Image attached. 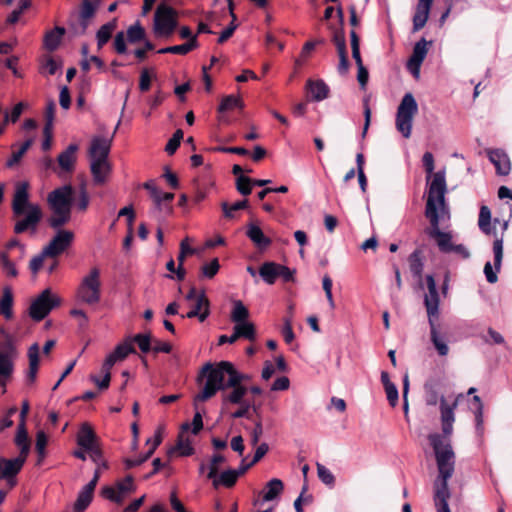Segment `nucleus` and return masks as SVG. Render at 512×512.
Here are the masks:
<instances>
[{
	"mask_svg": "<svg viewBox=\"0 0 512 512\" xmlns=\"http://www.w3.org/2000/svg\"><path fill=\"white\" fill-rule=\"evenodd\" d=\"M462 397L463 394H458L451 403H448L445 397H441L440 419L443 435L433 433L428 437L435 453L439 471L438 479L434 483V505L437 512H451L448 505L451 496L448 480L454 473L455 454L449 440L446 438L450 437L453 432L454 411Z\"/></svg>",
	"mask_w": 512,
	"mask_h": 512,
	"instance_id": "nucleus-1",
	"label": "nucleus"
},
{
	"mask_svg": "<svg viewBox=\"0 0 512 512\" xmlns=\"http://www.w3.org/2000/svg\"><path fill=\"white\" fill-rule=\"evenodd\" d=\"M203 378H206L204 386L194 397L196 408L198 402H205L218 391L227 388H232V391L223 394L222 404H242L247 388L242 386L241 382L247 379V376L238 372L230 362L221 361L217 365L206 363L198 375V382H201Z\"/></svg>",
	"mask_w": 512,
	"mask_h": 512,
	"instance_id": "nucleus-2",
	"label": "nucleus"
},
{
	"mask_svg": "<svg viewBox=\"0 0 512 512\" xmlns=\"http://www.w3.org/2000/svg\"><path fill=\"white\" fill-rule=\"evenodd\" d=\"M447 191L445 170H439L434 176L428 189V197L425 208V216L429 219L431 228L428 235L434 238L441 252L450 253L452 236L450 233L442 232L439 228L440 213L445 211V194Z\"/></svg>",
	"mask_w": 512,
	"mask_h": 512,
	"instance_id": "nucleus-3",
	"label": "nucleus"
},
{
	"mask_svg": "<svg viewBox=\"0 0 512 512\" xmlns=\"http://www.w3.org/2000/svg\"><path fill=\"white\" fill-rule=\"evenodd\" d=\"M12 212L16 234L27 231L36 233L43 212L38 204L29 201L28 183L17 184L12 200Z\"/></svg>",
	"mask_w": 512,
	"mask_h": 512,
	"instance_id": "nucleus-4",
	"label": "nucleus"
},
{
	"mask_svg": "<svg viewBox=\"0 0 512 512\" xmlns=\"http://www.w3.org/2000/svg\"><path fill=\"white\" fill-rule=\"evenodd\" d=\"M72 196L73 188L70 185L49 193L47 200L52 213L47 222L51 228H61L71 220Z\"/></svg>",
	"mask_w": 512,
	"mask_h": 512,
	"instance_id": "nucleus-5",
	"label": "nucleus"
},
{
	"mask_svg": "<svg viewBox=\"0 0 512 512\" xmlns=\"http://www.w3.org/2000/svg\"><path fill=\"white\" fill-rule=\"evenodd\" d=\"M102 281L101 271L98 267H92L85 274L75 292L77 302L89 306L97 305L101 300Z\"/></svg>",
	"mask_w": 512,
	"mask_h": 512,
	"instance_id": "nucleus-6",
	"label": "nucleus"
},
{
	"mask_svg": "<svg viewBox=\"0 0 512 512\" xmlns=\"http://www.w3.org/2000/svg\"><path fill=\"white\" fill-rule=\"evenodd\" d=\"M418 113V104L412 93H406L397 108L395 126L406 139L410 138L414 117Z\"/></svg>",
	"mask_w": 512,
	"mask_h": 512,
	"instance_id": "nucleus-7",
	"label": "nucleus"
},
{
	"mask_svg": "<svg viewBox=\"0 0 512 512\" xmlns=\"http://www.w3.org/2000/svg\"><path fill=\"white\" fill-rule=\"evenodd\" d=\"M100 6V0H82L79 12H72L69 28L73 35H84Z\"/></svg>",
	"mask_w": 512,
	"mask_h": 512,
	"instance_id": "nucleus-8",
	"label": "nucleus"
},
{
	"mask_svg": "<svg viewBox=\"0 0 512 512\" xmlns=\"http://www.w3.org/2000/svg\"><path fill=\"white\" fill-rule=\"evenodd\" d=\"M77 444L89 453L90 459L94 463L101 462L104 468H107L106 461L103 460L102 451L97 443V438L92 428L84 423L77 435Z\"/></svg>",
	"mask_w": 512,
	"mask_h": 512,
	"instance_id": "nucleus-9",
	"label": "nucleus"
},
{
	"mask_svg": "<svg viewBox=\"0 0 512 512\" xmlns=\"http://www.w3.org/2000/svg\"><path fill=\"white\" fill-rule=\"evenodd\" d=\"M176 26V11L166 4H160L154 15L155 33L159 36H170Z\"/></svg>",
	"mask_w": 512,
	"mask_h": 512,
	"instance_id": "nucleus-10",
	"label": "nucleus"
},
{
	"mask_svg": "<svg viewBox=\"0 0 512 512\" xmlns=\"http://www.w3.org/2000/svg\"><path fill=\"white\" fill-rule=\"evenodd\" d=\"M60 298L45 289L30 305L29 314L32 319L41 321L56 306L60 305Z\"/></svg>",
	"mask_w": 512,
	"mask_h": 512,
	"instance_id": "nucleus-11",
	"label": "nucleus"
},
{
	"mask_svg": "<svg viewBox=\"0 0 512 512\" xmlns=\"http://www.w3.org/2000/svg\"><path fill=\"white\" fill-rule=\"evenodd\" d=\"M56 234L51 238L45 246V253L51 254L52 258H57L65 252L74 241V232L67 229H56Z\"/></svg>",
	"mask_w": 512,
	"mask_h": 512,
	"instance_id": "nucleus-12",
	"label": "nucleus"
},
{
	"mask_svg": "<svg viewBox=\"0 0 512 512\" xmlns=\"http://www.w3.org/2000/svg\"><path fill=\"white\" fill-rule=\"evenodd\" d=\"M431 45V41H427L425 38H422L416 42L413 47L412 55L407 62V69L416 79L420 77V67L428 53L429 46Z\"/></svg>",
	"mask_w": 512,
	"mask_h": 512,
	"instance_id": "nucleus-13",
	"label": "nucleus"
},
{
	"mask_svg": "<svg viewBox=\"0 0 512 512\" xmlns=\"http://www.w3.org/2000/svg\"><path fill=\"white\" fill-rule=\"evenodd\" d=\"M426 283L428 293L424 297V305L426 307L428 321L436 320L439 316V294L436 287V282L432 275L426 276Z\"/></svg>",
	"mask_w": 512,
	"mask_h": 512,
	"instance_id": "nucleus-14",
	"label": "nucleus"
},
{
	"mask_svg": "<svg viewBox=\"0 0 512 512\" xmlns=\"http://www.w3.org/2000/svg\"><path fill=\"white\" fill-rule=\"evenodd\" d=\"M112 141L113 134L110 136H94L88 149L89 160H108Z\"/></svg>",
	"mask_w": 512,
	"mask_h": 512,
	"instance_id": "nucleus-15",
	"label": "nucleus"
},
{
	"mask_svg": "<svg viewBox=\"0 0 512 512\" xmlns=\"http://www.w3.org/2000/svg\"><path fill=\"white\" fill-rule=\"evenodd\" d=\"M493 253H494V266L495 270H493L490 262H487L484 266V274L486 280L493 284L498 280L497 273L500 270L502 258H503V238H496L493 243Z\"/></svg>",
	"mask_w": 512,
	"mask_h": 512,
	"instance_id": "nucleus-16",
	"label": "nucleus"
},
{
	"mask_svg": "<svg viewBox=\"0 0 512 512\" xmlns=\"http://www.w3.org/2000/svg\"><path fill=\"white\" fill-rule=\"evenodd\" d=\"M90 172L95 185H104L111 175L112 166L109 160H89Z\"/></svg>",
	"mask_w": 512,
	"mask_h": 512,
	"instance_id": "nucleus-17",
	"label": "nucleus"
},
{
	"mask_svg": "<svg viewBox=\"0 0 512 512\" xmlns=\"http://www.w3.org/2000/svg\"><path fill=\"white\" fill-rule=\"evenodd\" d=\"M26 459L20 455L13 459L0 458V477L14 478L21 471Z\"/></svg>",
	"mask_w": 512,
	"mask_h": 512,
	"instance_id": "nucleus-18",
	"label": "nucleus"
},
{
	"mask_svg": "<svg viewBox=\"0 0 512 512\" xmlns=\"http://www.w3.org/2000/svg\"><path fill=\"white\" fill-rule=\"evenodd\" d=\"M434 0H418L413 16V32L421 30L427 23Z\"/></svg>",
	"mask_w": 512,
	"mask_h": 512,
	"instance_id": "nucleus-19",
	"label": "nucleus"
},
{
	"mask_svg": "<svg viewBox=\"0 0 512 512\" xmlns=\"http://www.w3.org/2000/svg\"><path fill=\"white\" fill-rule=\"evenodd\" d=\"M489 160L493 163L496 168L497 174L506 176L510 173L511 164L508 155L500 150H490L488 151Z\"/></svg>",
	"mask_w": 512,
	"mask_h": 512,
	"instance_id": "nucleus-20",
	"label": "nucleus"
},
{
	"mask_svg": "<svg viewBox=\"0 0 512 512\" xmlns=\"http://www.w3.org/2000/svg\"><path fill=\"white\" fill-rule=\"evenodd\" d=\"M39 353L40 348L37 343L32 344L28 349L29 367L26 373V381L28 384H33L36 380L39 366Z\"/></svg>",
	"mask_w": 512,
	"mask_h": 512,
	"instance_id": "nucleus-21",
	"label": "nucleus"
},
{
	"mask_svg": "<svg viewBox=\"0 0 512 512\" xmlns=\"http://www.w3.org/2000/svg\"><path fill=\"white\" fill-rule=\"evenodd\" d=\"M436 320L428 321L430 326L431 341L440 356H446L449 352V347L436 325Z\"/></svg>",
	"mask_w": 512,
	"mask_h": 512,
	"instance_id": "nucleus-22",
	"label": "nucleus"
},
{
	"mask_svg": "<svg viewBox=\"0 0 512 512\" xmlns=\"http://www.w3.org/2000/svg\"><path fill=\"white\" fill-rule=\"evenodd\" d=\"M78 146L76 144H70L62 153L58 156L59 166L64 171H72L76 162V152Z\"/></svg>",
	"mask_w": 512,
	"mask_h": 512,
	"instance_id": "nucleus-23",
	"label": "nucleus"
},
{
	"mask_svg": "<svg viewBox=\"0 0 512 512\" xmlns=\"http://www.w3.org/2000/svg\"><path fill=\"white\" fill-rule=\"evenodd\" d=\"M65 32V28L60 26H56L53 30L48 31L43 41L45 49L55 51L59 47Z\"/></svg>",
	"mask_w": 512,
	"mask_h": 512,
	"instance_id": "nucleus-24",
	"label": "nucleus"
},
{
	"mask_svg": "<svg viewBox=\"0 0 512 512\" xmlns=\"http://www.w3.org/2000/svg\"><path fill=\"white\" fill-rule=\"evenodd\" d=\"M14 442L20 450L19 455L27 458L30 452V440L27 429L23 427V424H18Z\"/></svg>",
	"mask_w": 512,
	"mask_h": 512,
	"instance_id": "nucleus-25",
	"label": "nucleus"
},
{
	"mask_svg": "<svg viewBox=\"0 0 512 512\" xmlns=\"http://www.w3.org/2000/svg\"><path fill=\"white\" fill-rule=\"evenodd\" d=\"M306 86L313 100L319 102L328 97L329 87L323 80H308Z\"/></svg>",
	"mask_w": 512,
	"mask_h": 512,
	"instance_id": "nucleus-26",
	"label": "nucleus"
},
{
	"mask_svg": "<svg viewBox=\"0 0 512 512\" xmlns=\"http://www.w3.org/2000/svg\"><path fill=\"white\" fill-rule=\"evenodd\" d=\"M189 429V423L182 424L181 432L178 436V441L176 445V449L179 451V454L181 456H190L194 453V448L192 447L190 439L184 436V433L187 432Z\"/></svg>",
	"mask_w": 512,
	"mask_h": 512,
	"instance_id": "nucleus-27",
	"label": "nucleus"
},
{
	"mask_svg": "<svg viewBox=\"0 0 512 512\" xmlns=\"http://www.w3.org/2000/svg\"><path fill=\"white\" fill-rule=\"evenodd\" d=\"M247 236L259 248H265L270 245L271 241L266 237L257 225L250 224L247 229Z\"/></svg>",
	"mask_w": 512,
	"mask_h": 512,
	"instance_id": "nucleus-28",
	"label": "nucleus"
},
{
	"mask_svg": "<svg viewBox=\"0 0 512 512\" xmlns=\"http://www.w3.org/2000/svg\"><path fill=\"white\" fill-rule=\"evenodd\" d=\"M283 487V482L280 479L273 478L268 481L263 492V501H272L277 498L283 491Z\"/></svg>",
	"mask_w": 512,
	"mask_h": 512,
	"instance_id": "nucleus-29",
	"label": "nucleus"
},
{
	"mask_svg": "<svg viewBox=\"0 0 512 512\" xmlns=\"http://www.w3.org/2000/svg\"><path fill=\"white\" fill-rule=\"evenodd\" d=\"M233 331L235 332V336L239 338H245L249 341H254L256 339V331L253 323L244 321L234 325Z\"/></svg>",
	"mask_w": 512,
	"mask_h": 512,
	"instance_id": "nucleus-30",
	"label": "nucleus"
},
{
	"mask_svg": "<svg viewBox=\"0 0 512 512\" xmlns=\"http://www.w3.org/2000/svg\"><path fill=\"white\" fill-rule=\"evenodd\" d=\"M116 29V20H112L102 25L96 33L98 49H101L111 38Z\"/></svg>",
	"mask_w": 512,
	"mask_h": 512,
	"instance_id": "nucleus-31",
	"label": "nucleus"
},
{
	"mask_svg": "<svg viewBox=\"0 0 512 512\" xmlns=\"http://www.w3.org/2000/svg\"><path fill=\"white\" fill-rule=\"evenodd\" d=\"M2 337L4 340L0 342V354L15 361L18 357V350L13 337L7 332L6 335H2Z\"/></svg>",
	"mask_w": 512,
	"mask_h": 512,
	"instance_id": "nucleus-32",
	"label": "nucleus"
},
{
	"mask_svg": "<svg viewBox=\"0 0 512 512\" xmlns=\"http://www.w3.org/2000/svg\"><path fill=\"white\" fill-rule=\"evenodd\" d=\"M14 372V360L0 354V386L5 387Z\"/></svg>",
	"mask_w": 512,
	"mask_h": 512,
	"instance_id": "nucleus-33",
	"label": "nucleus"
},
{
	"mask_svg": "<svg viewBox=\"0 0 512 512\" xmlns=\"http://www.w3.org/2000/svg\"><path fill=\"white\" fill-rule=\"evenodd\" d=\"M197 46H198V42H197L196 37H192L187 43L162 48L158 51V53H160V54L172 53V54L185 55V54L189 53L191 50H193L194 48H196Z\"/></svg>",
	"mask_w": 512,
	"mask_h": 512,
	"instance_id": "nucleus-34",
	"label": "nucleus"
},
{
	"mask_svg": "<svg viewBox=\"0 0 512 512\" xmlns=\"http://www.w3.org/2000/svg\"><path fill=\"white\" fill-rule=\"evenodd\" d=\"M277 272V263L275 262H265L259 268V275L269 285L275 283L278 278Z\"/></svg>",
	"mask_w": 512,
	"mask_h": 512,
	"instance_id": "nucleus-35",
	"label": "nucleus"
},
{
	"mask_svg": "<svg viewBox=\"0 0 512 512\" xmlns=\"http://www.w3.org/2000/svg\"><path fill=\"white\" fill-rule=\"evenodd\" d=\"M239 477V472L233 469L226 470L220 474L219 477L212 478L214 487L223 485L225 487H232Z\"/></svg>",
	"mask_w": 512,
	"mask_h": 512,
	"instance_id": "nucleus-36",
	"label": "nucleus"
},
{
	"mask_svg": "<svg viewBox=\"0 0 512 512\" xmlns=\"http://www.w3.org/2000/svg\"><path fill=\"white\" fill-rule=\"evenodd\" d=\"M92 499L93 493L82 488L74 503V512H84L92 502Z\"/></svg>",
	"mask_w": 512,
	"mask_h": 512,
	"instance_id": "nucleus-37",
	"label": "nucleus"
},
{
	"mask_svg": "<svg viewBox=\"0 0 512 512\" xmlns=\"http://www.w3.org/2000/svg\"><path fill=\"white\" fill-rule=\"evenodd\" d=\"M131 343H136L143 353H148L152 350L153 339L150 333L136 334L132 338H128Z\"/></svg>",
	"mask_w": 512,
	"mask_h": 512,
	"instance_id": "nucleus-38",
	"label": "nucleus"
},
{
	"mask_svg": "<svg viewBox=\"0 0 512 512\" xmlns=\"http://www.w3.org/2000/svg\"><path fill=\"white\" fill-rule=\"evenodd\" d=\"M409 266H410V271L413 274V276L416 277L417 279L421 280L424 264L422 262L419 251H414L409 256Z\"/></svg>",
	"mask_w": 512,
	"mask_h": 512,
	"instance_id": "nucleus-39",
	"label": "nucleus"
},
{
	"mask_svg": "<svg viewBox=\"0 0 512 512\" xmlns=\"http://www.w3.org/2000/svg\"><path fill=\"white\" fill-rule=\"evenodd\" d=\"M248 317H249V311L245 307V305L240 300L235 301L234 305H233V310L231 313L232 322H234L235 324H238V323L246 321Z\"/></svg>",
	"mask_w": 512,
	"mask_h": 512,
	"instance_id": "nucleus-40",
	"label": "nucleus"
},
{
	"mask_svg": "<svg viewBox=\"0 0 512 512\" xmlns=\"http://www.w3.org/2000/svg\"><path fill=\"white\" fill-rule=\"evenodd\" d=\"M13 296L9 288H5L0 300V312L9 319L12 317Z\"/></svg>",
	"mask_w": 512,
	"mask_h": 512,
	"instance_id": "nucleus-41",
	"label": "nucleus"
},
{
	"mask_svg": "<svg viewBox=\"0 0 512 512\" xmlns=\"http://www.w3.org/2000/svg\"><path fill=\"white\" fill-rule=\"evenodd\" d=\"M490 222H491V211L487 206H482L480 208L478 225H479L480 230L482 232H484L485 234H490V232H491Z\"/></svg>",
	"mask_w": 512,
	"mask_h": 512,
	"instance_id": "nucleus-42",
	"label": "nucleus"
},
{
	"mask_svg": "<svg viewBox=\"0 0 512 512\" xmlns=\"http://www.w3.org/2000/svg\"><path fill=\"white\" fill-rule=\"evenodd\" d=\"M207 306H210L209 300L206 297L205 292L201 291L197 296V301H195L193 308L186 314V317L195 318L196 315H199V313Z\"/></svg>",
	"mask_w": 512,
	"mask_h": 512,
	"instance_id": "nucleus-43",
	"label": "nucleus"
},
{
	"mask_svg": "<svg viewBox=\"0 0 512 512\" xmlns=\"http://www.w3.org/2000/svg\"><path fill=\"white\" fill-rule=\"evenodd\" d=\"M113 355L118 359V361L124 360L129 354L135 353V348L132 345L131 341L126 339L123 343L117 345L112 352Z\"/></svg>",
	"mask_w": 512,
	"mask_h": 512,
	"instance_id": "nucleus-44",
	"label": "nucleus"
},
{
	"mask_svg": "<svg viewBox=\"0 0 512 512\" xmlns=\"http://www.w3.org/2000/svg\"><path fill=\"white\" fill-rule=\"evenodd\" d=\"M32 140L28 139L26 140L21 147L17 151H13L11 157L7 160L6 165L7 167L11 168L18 164L23 157V155L27 152V150L31 147Z\"/></svg>",
	"mask_w": 512,
	"mask_h": 512,
	"instance_id": "nucleus-45",
	"label": "nucleus"
},
{
	"mask_svg": "<svg viewBox=\"0 0 512 512\" xmlns=\"http://www.w3.org/2000/svg\"><path fill=\"white\" fill-rule=\"evenodd\" d=\"M145 37V30L139 22L131 25L127 29V39L130 43H136L143 40Z\"/></svg>",
	"mask_w": 512,
	"mask_h": 512,
	"instance_id": "nucleus-46",
	"label": "nucleus"
},
{
	"mask_svg": "<svg viewBox=\"0 0 512 512\" xmlns=\"http://www.w3.org/2000/svg\"><path fill=\"white\" fill-rule=\"evenodd\" d=\"M236 107H239V108L243 107L242 100L237 96L229 95V96H226L225 98H223L218 110H219V112H225V111L232 110Z\"/></svg>",
	"mask_w": 512,
	"mask_h": 512,
	"instance_id": "nucleus-47",
	"label": "nucleus"
},
{
	"mask_svg": "<svg viewBox=\"0 0 512 512\" xmlns=\"http://www.w3.org/2000/svg\"><path fill=\"white\" fill-rule=\"evenodd\" d=\"M317 475L319 479L327 486L333 487L335 485V477L333 473L324 465L317 463Z\"/></svg>",
	"mask_w": 512,
	"mask_h": 512,
	"instance_id": "nucleus-48",
	"label": "nucleus"
},
{
	"mask_svg": "<svg viewBox=\"0 0 512 512\" xmlns=\"http://www.w3.org/2000/svg\"><path fill=\"white\" fill-rule=\"evenodd\" d=\"M48 439L44 431H38L36 434V444L35 449L38 453L39 459L37 464H40L45 457V448L47 445Z\"/></svg>",
	"mask_w": 512,
	"mask_h": 512,
	"instance_id": "nucleus-49",
	"label": "nucleus"
},
{
	"mask_svg": "<svg viewBox=\"0 0 512 512\" xmlns=\"http://www.w3.org/2000/svg\"><path fill=\"white\" fill-rule=\"evenodd\" d=\"M247 206H248V200L238 201L232 205H229L227 202H222V204H221L224 216L226 218H233L234 217L233 213L235 211L245 209Z\"/></svg>",
	"mask_w": 512,
	"mask_h": 512,
	"instance_id": "nucleus-50",
	"label": "nucleus"
},
{
	"mask_svg": "<svg viewBox=\"0 0 512 512\" xmlns=\"http://www.w3.org/2000/svg\"><path fill=\"white\" fill-rule=\"evenodd\" d=\"M52 258L51 254L45 253V247L42 249V251L34 256L29 264V268L33 274L38 273V271L41 269V267L44 265V261L46 259Z\"/></svg>",
	"mask_w": 512,
	"mask_h": 512,
	"instance_id": "nucleus-51",
	"label": "nucleus"
},
{
	"mask_svg": "<svg viewBox=\"0 0 512 512\" xmlns=\"http://www.w3.org/2000/svg\"><path fill=\"white\" fill-rule=\"evenodd\" d=\"M116 489L119 495H123L124 499L127 493L133 492L135 490L133 477L128 475L123 480L118 481L116 483Z\"/></svg>",
	"mask_w": 512,
	"mask_h": 512,
	"instance_id": "nucleus-52",
	"label": "nucleus"
},
{
	"mask_svg": "<svg viewBox=\"0 0 512 512\" xmlns=\"http://www.w3.org/2000/svg\"><path fill=\"white\" fill-rule=\"evenodd\" d=\"M422 162H423V166H424V169H425V172L427 174V181H429L431 179L430 182L433 181L434 179V176L437 172H433L434 171V156L431 152H425L423 157H422ZM431 183H429L430 185Z\"/></svg>",
	"mask_w": 512,
	"mask_h": 512,
	"instance_id": "nucleus-53",
	"label": "nucleus"
},
{
	"mask_svg": "<svg viewBox=\"0 0 512 512\" xmlns=\"http://www.w3.org/2000/svg\"><path fill=\"white\" fill-rule=\"evenodd\" d=\"M252 186L253 183L251 178L244 175H240L239 177H237L236 188L238 192L241 193L242 195H249L252 192Z\"/></svg>",
	"mask_w": 512,
	"mask_h": 512,
	"instance_id": "nucleus-54",
	"label": "nucleus"
},
{
	"mask_svg": "<svg viewBox=\"0 0 512 512\" xmlns=\"http://www.w3.org/2000/svg\"><path fill=\"white\" fill-rule=\"evenodd\" d=\"M240 408L237 409L234 413L231 414V417L234 419L237 418H251L250 409L253 408L254 412H257L258 408L256 406H252L249 402L243 401L242 404H239Z\"/></svg>",
	"mask_w": 512,
	"mask_h": 512,
	"instance_id": "nucleus-55",
	"label": "nucleus"
},
{
	"mask_svg": "<svg viewBox=\"0 0 512 512\" xmlns=\"http://www.w3.org/2000/svg\"><path fill=\"white\" fill-rule=\"evenodd\" d=\"M219 268V261L217 258H214L211 262L206 263L201 267L202 276L211 279L218 273Z\"/></svg>",
	"mask_w": 512,
	"mask_h": 512,
	"instance_id": "nucleus-56",
	"label": "nucleus"
},
{
	"mask_svg": "<svg viewBox=\"0 0 512 512\" xmlns=\"http://www.w3.org/2000/svg\"><path fill=\"white\" fill-rule=\"evenodd\" d=\"M0 259H1L5 273L10 277H16L18 275V271H17L14 263L9 259L8 253L2 252L0 254Z\"/></svg>",
	"mask_w": 512,
	"mask_h": 512,
	"instance_id": "nucleus-57",
	"label": "nucleus"
},
{
	"mask_svg": "<svg viewBox=\"0 0 512 512\" xmlns=\"http://www.w3.org/2000/svg\"><path fill=\"white\" fill-rule=\"evenodd\" d=\"M143 187L150 193L154 204L160 205L161 190L157 188L153 180H149L143 184Z\"/></svg>",
	"mask_w": 512,
	"mask_h": 512,
	"instance_id": "nucleus-58",
	"label": "nucleus"
},
{
	"mask_svg": "<svg viewBox=\"0 0 512 512\" xmlns=\"http://www.w3.org/2000/svg\"><path fill=\"white\" fill-rule=\"evenodd\" d=\"M196 252H197L196 249L191 248L188 245V238H185L180 243V251H179V254H178V257H177V261L180 262V263H184V261H185V259H186V257L188 255H193Z\"/></svg>",
	"mask_w": 512,
	"mask_h": 512,
	"instance_id": "nucleus-59",
	"label": "nucleus"
},
{
	"mask_svg": "<svg viewBox=\"0 0 512 512\" xmlns=\"http://www.w3.org/2000/svg\"><path fill=\"white\" fill-rule=\"evenodd\" d=\"M172 211L173 208L171 204L165 203L162 200H160L159 206L157 204H154V209L152 210V213L155 214V216L160 219L170 215Z\"/></svg>",
	"mask_w": 512,
	"mask_h": 512,
	"instance_id": "nucleus-60",
	"label": "nucleus"
},
{
	"mask_svg": "<svg viewBox=\"0 0 512 512\" xmlns=\"http://www.w3.org/2000/svg\"><path fill=\"white\" fill-rule=\"evenodd\" d=\"M102 495L106 499L113 501L115 503H122L123 502V495H119L117 492V489L111 486H105L102 488Z\"/></svg>",
	"mask_w": 512,
	"mask_h": 512,
	"instance_id": "nucleus-61",
	"label": "nucleus"
},
{
	"mask_svg": "<svg viewBox=\"0 0 512 512\" xmlns=\"http://www.w3.org/2000/svg\"><path fill=\"white\" fill-rule=\"evenodd\" d=\"M225 461V458L224 456L220 455V454H215L213 455L212 459H211V462H210V465H209V472H208V478L211 479V478H215V476H217V473H218V466L219 464L223 463Z\"/></svg>",
	"mask_w": 512,
	"mask_h": 512,
	"instance_id": "nucleus-62",
	"label": "nucleus"
},
{
	"mask_svg": "<svg viewBox=\"0 0 512 512\" xmlns=\"http://www.w3.org/2000/svg\"><path fill=\"white\" fill-rule=\"evenodd\" d=\"M263 434V425L261 420L255 422L254 428L250 432L251 445L256 446Z\"/></svg>",
	"mask_w": 512,
	"mask_h": 512,
	"instance_id": "nucleus-63",
	"label": "nucleus"
},
{
	"mask_svg": "<svg viewBox=\"0 0 512 512\" xmlns=\"http://www.w3.org/2000/svg\"><path fill=\"white\" fill-rule=\"evenodd\" d=\"M114 48L118 54H125L127 51L125 35L123 31L118 32L114 38Z\"/></svg>",
	"mask_w": 512,
	"mask_h": 512,
	"instance_id": "nucleus-64",
	"label": "nucleus"
}]
</instances>
